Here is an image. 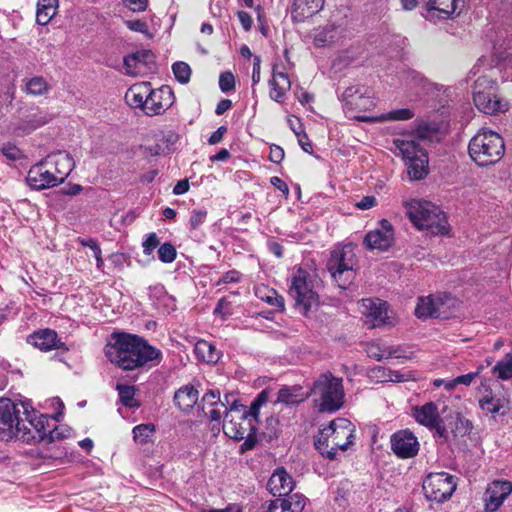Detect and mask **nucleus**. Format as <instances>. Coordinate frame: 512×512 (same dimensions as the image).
Here are the masks:
<instances>
[{"label": "nucleus", "instance_id": "nucleus-1", "mask_svg": "<svg viewBox=\"0 0 512 512\" xmlns=\"http://www.w3.org/2000/svg\"><path fill=\"white\" fill-rule=\"evenodd\" d=\"M105 354L112 364L123 370H135L150 362L159 363L162 352L144 338L125 332H114L105 347Z\"/></svg>", "mask_w": 512, "mask_h": 512}, {"label": "nucleus", "instance_id": "nucleus-2", "mask_svg": "<svg viewBox=\"0 0 512 512\" xmlns=\"http://www.w3.org/2000/svg\"><path fill=\"white\" fill-rule=\"evenodd\" d=\"M355 426L346 418L332 420L314 440L316 450L325 458L335 460L337 451H346L355 440Z\"/></svg>", "mask_w": 512, "mask_h": 512}, {"label": "nucleus", "instance_id": "nucleus-3", "mask_svg": "<svg viewBox=\"0 0 512 512\" xmlns=\"http://www.w3.org/2000/svg\"><path fill=\"white\" fill-rule=\"evenodd\" d=\"M258 419L247 413V407L234 399L223 423V432L231 439L244 440L241 451L253 449L257 444Z\"/></svg>", "mask_w": 512, "mask_h": 512}, {"label": "nucleus", "instance_id": "nucleus-4", "mask_svg": "<svg viewBox=\"0 0 512 512\" xmlns=\"http://www.w3.org/2000/svg\"><path fill=\"white\" fill-rule=\"evenodd\" d=\"M309 395L320 413H335L345 402L343 379L330 371L321 373L313 382Z\"/></svg>", "mask_w": 512, "mask_h": 512}, {"label": "nucleus", "instance_id": "nucleus-5", "mask_svg": "<svg viewBox=\"0 0 512 512\" xmlns=\"http://www.w3.org/2000/svg\"><path fill=\"white\" fill-rule=\"evenodd\" d=\"M406 214L420 230L432 235H445L449 232L446 214L435 204L412 199L404 202Z\"/></svg>", "mask_w": 512, "mask_h": 512}, {"label": "nucleus", "instance_id": "nucleus-6", "mask_svg": "<svg viewBox=\"0 0 512 512\" xmlns=\"http://www.w3.org/2000/svg\"><path fill=\"white\" fill-rule=\"evenodd\" d=\"M468 152L478 166L493 165L504 156V140L497 132L482 129L470 140Z\"/></svg>", "mask_w": 512, "mask_h": 512}, {"label": "nucleus", "instance_id": "nucleus-7", "mask_svg": "<svg viewBox=\"0 0 512 512\" xmlns=\"http://www.w3.org/2000/svg\"><path fill=\"white\" fill-rule=\"evenodd\" d=\"M357 257L351 244L337 247L331 252L327 268L338 286L346 289L355 277Z\"/></svg>", "mask_w": 512, "mask_h": 512}, {"label": "nucleus", "instance_id": "nucleus-8", "mask_svg": "<svg viewBox=\"0 0 512 512\" xmlns=\"http://www.w3.org/2000/svg\"><path fill=\"white\" fill-rule=\"evenodd\" d=\"M473 101L479 111L495 115L508 110V101L497 94L496 83L486 77L477 79L474 85Z\"/></svg>", "mask_w": 512, "mask_h": 512}, {"label": "nucleus", "instance_id": "nucleus-9", "mask_svg": "<svg viewBox=\"0 0 512 512\" xmlns=\"http://www.w3.org/2000/svg\"><path fill=\"white\" fill-rule=\"evenodd\" d=\"M26 401H13L10 398H0V440L18 439L23 423L21 418Z\"/></svg>", "mask_w": 512, "mask_h": 512}, {"label": "nucleus", "instance_id": "nucleus-10", "mask_svg": "<svg viewBox=\"0 0 512 512\" xmlns=\"http://www.w3.org/2000/svg\"><path fill=\"white\" fill-rule=\"evenodd\" d=\"M289 294L305 315L319 303L318 294L313 289L309 273L301 268L292 277Z\"/></svg>", "mask_w": 512, "mask_h": 512}, {"label": "nucleus", "instance_id": "nucleus-11", "mask_svg": "<svg viewBox=\"0 0 512 512\" xmlns=\"http://www.w3.org/2000/svg\"><path fill=\"white\" fill-rule=\"evenodd\" d=\"M22 414L25 418L18 434V440L27 444L46 440L49 417L44 414L37 415V411L27 401Z\"/></svg>", "mask_w": 512, "mask_h": 512}, {"label": "nucleus", "instance_id": "nucleus-12", "mask_svg": "<svg viewBox=\"0 0 512 512\" xmlns=\"http://www.w3.org/2000/svg\"><path fill=\"white\" fill-rule=\"evenodd\" d=\"M456 481L448 473L429 474L423 482L425 496L430 501L443 503L448 500L456 489Z\"/></svg>", "mask_w": 512, "mask_h": 512}, {"label": "nucleus", "instance_id": "nucleus-13", "mask_svg": "<svg viewBox=\"0 0 512 512\" xmlns=\"http://www.w3.org/2000/svg\"><path fill=\"white\" fill-rule=\"evenodd\" d=\"M393 453L401 459L415 457L420 449V444L415 434L409 429L394 432L390 437Z\"/></svg>", "mask_w": 512, "mask_h": 512}, {"label": "nucleus", "instance_id": "nucleus-14", "mask_svg": "<svg viewBox=\"0 0 512 512\" xmlns=\"http://www.w3.org/2000/svg\"><path fill=\"white\" fill-rule=\"evenodd\" d=\"M466 0H451L450 5L446 8L442 7L443 3L438 0H429L422 10V16L430 21L436 23L438 20L449 19L452 15H460L464 9Z\"/></svg>", "mask_w": 512, "mask_h": 512}, {"label": "nucleus", "instance_id": "nucleus-15", "mask_svg": "<svg viewBox=\"0 0 512 512\" xmlns=\"http://www.w3.org/2000/svg\"><path fill=\"white\" fill-rule=\"evenodd\" d=\"M50 163L41 162L33 165L27 174V184L35 190H43L59 185L55 173L47 167Z\"/></svg>", "mask_w": 512, "mask_h": 512}, {"label": "nucleus", "instance_id": "nucleus-16", "mask_svg": "<svg viewBox=\"0 0 512 512\" xmlns=\"http://www.w3.org/2000/svg\"><path fill=\"white\" fill-rule=\"evenodd\" d=\"M394 242V231L388 220H382L380 226L366 234L364 243L368 249L388 250Z\"/></svg>", "mask_w": 512, "mask_h": 512}, {"label": "nucleus", "instance_id": "nucleus-17", "mask_svg": "<svg viewBox=\"0 0 512 512\" xmlns=\"http://www.w3.org/2000/svg\"><path fill=\"white\" fill-rule=\"evenodd\" d=\"M511 492L512 483L510 481H493L488 485L484 494L485 510L487 512L498 510Z\"/></svg>", "mask_w": 512, "mask_h": 512}, {"label": "nucleus", "instance_id": "nucleus-18", "mask_svg": "<svg viewBox=\"0 0 512 512\" xmlns=\"http://www.w3.org/2000/svg\"><path fill=\"white\" fill-rule=\"evenodd\" d=\"M173 92L168 86L152 89L145 107V114L148 116L159 115L169 108L173 103Z\"/></svg>", "mask_w": 512, "mask_h": 512}, {"label": "nucleus", "instance_id": "nucleus-19", "mask_svg": "<svg viewBox=\"0 0 512 512\" xmlns=\"http://www.w3.org/2000/svg\"><path fill=\"white\" fill-rule=\"evenodd\" d=\"M269 492L276 497L288 496L293 488L294 481L283 467L277 468L267 483Z\"/></svg>", "mask_w": 512, "mask_h": 512}, {"label": "nucleus", "instance_id": "nucleus-20", "mask_svg": "<svg viewBox=\"0 0 512 512\" xmlns=\"http://www.w3.org/2000/svg\"><path fill=\"white\" fill-rule=\"evenodd\" d=\"M362 306L365 308L366 317L370 319L372 327L390 325L388 317V305L379 299H363Z\"/></svg>", "mask_w": 512, "mask_h": 512}, {"label": "nucleus", "instance_id": "nucleus-21", "mask_svg": "<svg viewBox=\"0 0 512 512\" xmlns=\"http://www.w3.org/2000/svg\"><path fill=\"white\" fill-rule=\"evenodd\" d=\"M325 0H293L291 6V20L293 23L304 22L314 16L324 7Z\"/></svg>", "mask_w": 512, "mask_h": 512}, {"label": "nucleus", "instance_id": "nucleus-22", "mask_svg": "<svg viewBox=\"0 0 512 512\" xmlns=\"http://www.w3.org/2000/svg\"><path fill=\"white\" fill-rule=\"evenodd\" d=\"M201 409L205 416L211 421H220L223 416L222 408L225 404L220 398V392L218 390H210L206 392L200 403Z\"/></svg>", "mask_w": 512, "mask_h": 512}, {"label": "nucleus", "instance_id": "nucleus-23", "mask_svg": "<svg viewBox=\"0 0 512 512\" xmlns=\"http://www.w3.org/2000/svg\"><path fill=\"white\" fill-rule=\"evenodd\" d=\"M154 61V54L150 50H140L124 57V68L127 75L137 76L142 69Z\"/></svg>", "mask_w": 512, "mask_h": 512}, {"label": "nucleus", "instance_id": "nucleus-24", "mask_svg": "<svg viewBox=\"0 0 512 512\" xmlns=\"http://www.w3.org/2000/svg\"><path fill=\"white\" fill-rule=\"evenodd\" d=\"M28 342L42 351H50L64 347V343L58 339L57 333L51 329H43L34 332L28 337Z\"/></svg>", "mask_w": 512, "mask_h": 512}, {"label": "nucleus", "instance_id": "nucleus-25", "mask_svg": "<svg viewBox=\"0 0 512 512\" xmlns=\"http://www.w3.org/2000/svg\"><path fill=\"white\" fill-rule=\"evenodd\" d=\"M306 500V497L302 494H289L284 496V498L271 501L267 512H276L279 508L281 512H302L305 508Z\"/></svg>", "mask_w": 512, "mask_h": 512}, {"label": "nucleus", "instance_id": "nucleus-26", "mask_svg": "<svg viewBox=\"0 0 512 512\" xmlns=\"http://www.w3.org/2000/svg\"><path fill=\"white\" fill-rule=\"evenodd\" d=\"M151 93V83L140 82L133 84L125 94L126 103L132 108H140L145 112L147 98Z\"/></svg>", "mask_w": 512, "mask_h": 512}, {"label": "nucleus", "instance_id": "nucleus-27", "mask_svg": "<svg viewBox=\"0 0 512 512\" xmlns=\"http://www.w3.org/2000/svg\"><path fill=\"white\" fill-rule=\"evenodd\" d=\"M47 163L53 165L55 177L59 180V184L63 183L75 167L72 156L66 152H58L49 157Z\"/></svg>", "mask_w": 512, "mask_h": 512}, {"label": "nucleus", "instance_id": "nucleus-28", "mask_svg": "<svg viewBox=\"0 0 512 512\" xmlns=\"http://www.w3.org/2000/svg\"><path fill=\"white\" fill-rule=\"evenodd\" d=\"M412 415L416 422L426 428L435 426L437 421H440L438 406L434 402L425 403L422 406H415L412 410Z\"/></svg>", "mask_w": 512, "mask_h": 512}, {"label": "nucleus", "instance_id": "nucleus-29", "mask_svg": "<svg viewBox=\"0 0 512 512\" xmlns=\"http://www.w3.org/2000/svg\"><path fill=\"white\" fill-rule=\"evenodd\" d=\"M443 300L441 297H421L415 308V315L418 318L440 317Z\"/></svg>", "mask_w": 512, "mask_h": 512}, {"label": "nucleus", "instance_id": "nucleus-30", "mask_svg": "<svg viewBox=\"0 0 512 512\" xmlns=\"http://www.w3.org/2000/svg\"><path fill=\"white\" fill-rule=\"evenodd\" d=\"M393 144L399 154L402 156L404 162L419 157L420 153H427L421 146L419 141L415 140L413 136H404L402 138L394 139Z\"/></svg>", "mask_w": 512, "mask_h": 512}, {"label": "nucleus", "instance_id": "nucleus-31", "mask_svg": "<svg viewBox=\"0 0 512 512\" xmlns=\"http://www.w3.org/2000/svg\"><path fill=\"white\" fill-rule=\"evenodd\" d=\"M346 106L354 108L366 107V101H369L370 94L367 88L361 86H349L341 96Z\"/></svg>", "mask_w": 512, "mask_h": 512}, {"label": "nucleus", "instance_id": "nucleus-32", "mask_svg": "<svg viewBox=\"0 0 512 512\" xmlns=\"http://www.w3.org/2000/svg\"><path fill=\"white\" fill-rule=\"evenodd\" d=\"M199 398L198 390L192 385L180 387L174 394V402L182 411H189L197 403Z\"/></svg>", "mask_w": 512, "mask_h": 512}, {"label": "nucleus", "instance_id": "nucleus-33", "mask_svg": "<svg viewBox=\"0 0 512 512\" xmlns=\"http://www.w3.org/2000/svg\"><path fill=\"white\" fill-rule=\"evenodd\" d=\"M479 405L486 413L504 415L506 411L503 409L507 407L508 400L489 391L480 398Z\"/></svg>", "mask_w": 512, "mask_h": 512}, {"label": "nucleus", "instance_id": "nucleus-34", "mask_svg": "<svg viewBox=\"0 0 512 512\" xmlns=\"http://www.w3.org/2000/svg\"><path fill=\"white\" fill-rule=\"evenodd\" d=\"M419 157L405 162L407 174L410 180L424 179L428 174V155L427 153L418 154Z\"/></svg>", "mask_w": 512, "mask_h": 512}, {"label": "nucleus", "instance_id": "nucleus-35", "mask_svg": "<svg viewBox=\"0 0 512 512\" xmlns=\"http://www.w3.org/2000/svg\"><path fill=\"white\" fill-rule=\"evenodd\" d=\"M198 359L206 363H217L221 358V352L209 341L198 340L194 347Z\"/></svg>", "mask_w": 512, "mask_h": 512}, {"label": "nucleus", "instance_id": "nucleus-36", "mask_svg": "<svg viewBox=\"0 0 512 512\" xmlns=\"http://www.w3.org/2000/svg\"><path fill=\"white\" fill-rule=\"evenodd\" d=\"M414 116L413 112L410 109H397L388 112L387 114H382L380 116H357L355 117L358 121L362 122H382V121H397V120H408Z\"/></svg>", "mask_w": 512, "mask_h": 512}, {"label": "nucleus", "instance_id": "nucleus-37", "mask_svg": "<svg viewBox=\"0 0 512 512\" xmlns=\"http://www.w3.org/2000/svg\"><path fill=\"white\" fill-rule=\"evenodd\" d=\"M58 0H38L36 22L39 25H46L56 14Z\"/></svg>", "mask_w": 512, "mask_h": 512}, {"label": "nucleus", "instance_id": "nucleus-38", "mask_svg": "<svg viewBox=\"0 0 512 512\" xmlns=\"http://www.w3.org/2000/svg\"><path fill=\"white\" fill-rule=\"evenodd\" d=\"M308 396H310L309 393H302V387L295 385L281 388L277 400L285 404L295 405L303 402Z\"/></svg>", "mask_w": 512, "mask_h": 512}, {"label": "nucleus", "instance_id": "nucleus-39", "mask_svg": "<svg viewBox=\"0 0 512 512\" xmlns=\"http://www.w3.org/2000/svg\"><path fill=\"white\" fill-rule=\"evenodd\" d=\"M255 293L260 299L267 302L268 304L280 310L284 309V298L279 295L276 290L263 286L257 288Z\"/></svg>", "mask_w": 512, "mask_h": 512}, {"label": "nucleus", "instance_id": "nucleus-40", "mask_svg": "<svg viewBox=\"0 0 512 512\" xmlns=\"http://www.w3.org/2000/svg\"><path fill=\"white\" fill-rule=\"evenodd\" d=\"M116 390L119 394V400L125 407L136 408L139 407L138 401L135 399L134 386L117 384Z\"/></svg>", "mask_w": 512, "mask_h": 512}, {"label": "nucleus", "instance_id": "nucleus-41", "mask_svg": "<svg viewBox=\"0 0 512 512\" xmlns=\"http://www.w3.org/2000/svg\"><path fill=\"white\" fill-rule=\"evenodd\" d=\"M501 380L512 379V353H507L492 369Z\"/></svg>", "mask_w": 512, "mask_h": 512}, {"label": "nucleus", "instance_id": "nucleus-42", "mask_svg": "<svg viewBox=\"0 0 512 512\" xmlns=\"http://www.w3.org/2000/svg\"><path fill=\"white\" fill-rule=\"evenodd\" d=\"M154 432L155 426L153 424H140L132 430L133 439L140 444H146Z\"/></svg>", "mask_w": 512, "mask_h": 512}, {"label": "nucleus", "instance_id": "nucleus-43", "mask_svg": "<svg viewBox=\"0 0 512 512\" xmlns=\"http://www.w3.org/2000/svg\"><path fill=\"white\" fill-rule=\"evenodd\" d=\"M49 89V85L47 81L40 76L32 77L26 83V91L29 94L38 96L43 95Z\"/></svg>", "mask_w": 512, "mask_h": 512}, {"label": "nucleus", "instance_id": "nucleus-44", "mask_svg": "<svg viewBox=\"0 0 512 512\" xmlns=\"http://www.w3.org/2000/svg\"><path fill=\"white\" fill-rule=\"evenodd\" d=\"M50 121V117L47 113L42 111H35L28 115V127L24 128V132H30L32 130L37 129L38 127L48 123Z\"/></svg>", "mask_w": 512, "mask_h": 512}, {"label": "nucleus", "instance_id": "nucleus-45", "mask_svg": "<svg viewBox=\"0 0 512 512\" xmlns=\"http://www.w3.org/2000/svg\"><path fill=\"white\" fill-rule=\"evenodd\" d=\"M334 28V25L328 24L323 28L317 29L314 34L315 45L321 47L332 42L334 36L330 35V33L334 31Z\"/></svg>", "mask_w": 512, "mask_h": 512}, {"label": "nucleus", "instance_id": "nucleus-46", "mask_svg": "<svg viewBox=\"0 0 512 512\" xmlns=\"http://www.w3.org/2000/svg\"><path fill=\"white\" fill-rule=\"evenodd\" d=\"M172 71L175 78L182 84L189 82L191 77V68L186 62L178 61L172 65Z\"/></svg>", "mask_w": 512, "mask_h": 512}, {"label": "nucleus", "instance_id": "nucleus-47", "mask_svg": "<svg viewBox=\"0 0 512 512\" xmlns=\"http://www.w3.org/2000/svg\"><path fill=\"white\" fill-rule=\"evenodd\" d=\"M437 135V129L434 126L424 124L419 125L415 132L410 136H413L415 140H428L432 141L434 137Z\"/></svg>", "mask_w": 512, "mask_h": 512}, {"label": "nucleus", "instance_id": "nucleus-48", "mask_svg": "<svg viewBox=\"0 0 512 512\" xmlns=\"http://www.w3.org/2000/svg\"><path fill=\"white\" fill-rule=\"evenodd\" d=\"M176 255V249L171 243H164L158 249V258L163 263H172Z\"/></svg>", "mask_w": 512, "mask_h": 512}, {"label": "nucleus", "instance_id": "nucleus-49", "mask_svg": "<svg viewBox=\"0 0 512 512\" xmlns=\"http://www.w3.org/2000/svg\"><path fill=\"white\" fill-rule=\"evenodd\" d=\"M206 218H207V210H205V209L192 210L190 220H189L190 230L198 229L206 221Z\"/></svg>", "mask_w": 512, "mask_h": 512}, {"label": "nucleus", "instance_id": "nucleus-50", "mask_svg": "<svg viewBox=\"0 0 512 512\" xmlns=\"http://www.w3.org/2000/svg\"><path fill=\"white\" fill-rule=\"evenodd\" d=\"M270 86V92L269 96L272 100H274L277 103H282L285 99L286 93L288 90H286L281 85L277 84L276 81H269Z\"/></svg>", "mask_w": 512, "mask_h": 512}, {"label": "nucleus", "instance_id": "nucleus-51", "mask_svg": "<svg viewBox=\"0 0 512 512\" xmlns=\"http://www.w3.org/2000/svg\"><path fill=\"white\" fill-rule=\"evenodd\" d=\"M268 400L267 394L265 391H262L258 394V396L252 401L249 408H247V413L251 414L255 418L258 419L260 407L265 404Z\"/></svg>", "mask_w": 512, "mask_h": 512}, {"label": "nucleus", "instance_id": "nucleus-52", "mask_svg": "<svg viewBox=\"0 0 512 512\" xmlns=\"http://www.w3.org/2000/svg\"><path fill=\"white\" fill-rule=\"evenodd\" d=\"M473 429L472 422L460 414H457L455 420V432L461 435L469 434Z\"/></svg>", "mask_w": 512, "mask_h": 512}, {"label": "nucleus", "instance_id": "nucleus-53", "mask_svg": "<svg viewBox=\"0 0 512 512\" xmlns=\"http://www.w3.org/2000/svg\"><path fill=\"white\" fill-rule=\"evenodd\" d=\"M219 87L222 92H229L235 87V78L231 72H224L219 77Z\"/></svg>", "mask_w": 512, "mask_h": 512}, {"label": "nucleus", "instance_id": "nucleus-54", "mask_svg": "<svg viewBox=\"0 0 512 512\" xmlns=\"http://www.w3.org/2000/svg\"><path fill=\"white\" fill-rule=\"evenodd\" d=\"M0 150L2 154L9 160H18L22 156L21 150L12 143L3 144Z\"/></svg>", "mask_w": 512, "mask_h": 512}, {"label": "nucleus", "instance_id": "nucleus-55", "mask_svg": "<svg viewBox=\"0 0 512 512\" xmlns=\"http://www.w3.org/2000/svg\"><path fill=\"white\" fill-rule=\"evenodd\" d=\"M368 355L371 358L376 359L377 361H381L382 359H388L393 356L397 357L394 352L388 350H381L380 347L376 345H371L368 349Z\"/></svg>", "mask_w": 512, "mask_h": 512}, {"label": "nucleus", "instance_id": "nucleus-56", "mask_svg": "<svg viewBox=\"0 0 512 512\" xmlns=\"http://www.w3.org/2000/svg\"><path fill=\"white\" fill-rule=\"evenodd\" d=\"M159 239L156 233L152 232L148 234L147 238L143 241V252L147 256H151L154 249L159 245Z\"/></svg>", "mask_w": 512, "mask_h": 512}, {"label": "nucleus", "instance_id": "nucleus-57", "mask_svg": "<svg viewBox=\"0 0 512 512\" xmlns=\"http://www.w3.org/2000/svg\"><path fill=\"white\" fill-rule=\"evenodd\" d=\"M428 429L434 431V434H433L434 438L440 439L442 442L448 441V438H449L448 431L443 424L442 418H440V421H437L435 426L428 427Z\"/></svg>", "mask_w": 512, "mask_h": 512}, {"label": "nucleus", "instance_id": "nucleus-58", "mask_svg": "<svg viewBox=\"0 0 512 512\" xmlns=\"http://www.w3.org/2000/svg\"><path fill=\"white\" fill-rule=\"evenodd\" d=\"M293 131L298 138V143L301 146V148L307 153H312L313 152L312 143L309 140L307 134L303 130L298 131L294 128H293Z\"/></svg>", "mask_w": 512, "mask_h": 512}, {"label": "nucleus", "instance_id": "nucleus-59", "mask_svg": "<svg viewBox=\"0 0 512 512\" xmlns=\"http://www.w3.org/2000/svg\"><path fill=\"white\" fill-rule=\"evenodd\" d=\"M270 81H276L277 84L284 87L286 90H290L291 82L288 75L284 72H279L275 68L273 69V76Z\"/></svg>", "mask_w": 512, "mask_h": 512}, {"label": "nucleus", "instance_id": "nucleus-60", "mask_svg": "<svg viewBox=\"0 0 512 512\" xmlns=\"http://www.w3.org/2000/svg\"><path fill=\"white\" fill-rule=\"evenodd\" d=\"M124 5L133 12H143L148 6V0H122Z\"/></svg>", "mask_w": 512, "mask_h": 512}, {"label": "nucleus", "instance_id": "nucleus-61", "mask_svg": "<svg viewBox=\"0 0 512 512\" xmlns=\"http://www.w3.org/2000/svg\"><path fill=\"white\" fill-rule=\"evenodd\" d=\"M126 26L135 32L140 33H147L148 32V25L145 21L142 20H128L125 22Z\"/></svg>", "mask_w": 512, "mask_h": 512}, {"label": "nucleus", "instance_id": "nucleus-62", "mask_svg": "<svg viewBox=\"0 0 512 512\" xmlns=\"http://www.w3.org/2000/svg\"><path fill=\"white\" fill-rule=\"evenodd\" d=\"M285 153L282 147L278 145H272L270 147L269 158L272 162L279 164L284 159Z\"/></svg>", "mask_w": 512, "mask_h": 512}, {"label": "nucleus", "instance_id": "nucleus-63", "mask_svg": "<svg viewBox=\"0 0 512 512\" xmlns=\"http://www.w3.org/2000/svg\"><path fill=\"white\" fill-rule=\"evenodd\" d=\"M240 280V273L236 270H230L222 275L218 284L236 283Z\"/></svg>", "mask_w": 512, "mask_h": 512}, {"label": "nucleus", "instance_id": "nucleus-64", "mask_svg": "<svg viewBox=\"0 0 512 512\" xmlns=\"http://www.w3.org/2000/svg\"><path fill=\"white\" fill-rule=\"evenodd\" d=\"M238 19L245 31H249L252 27L253 20L251 15L245 11H239L237 13Z\"/></svg>", "mask_w": 512, "mask_h": 512}]
</instances>
